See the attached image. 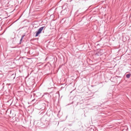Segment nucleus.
Instances as JSON below:
<instances>
[{
	"mask_svg": "<svg viewBox=\"0 0 131 131\" xmlns=\"http://www.w3.org/2000/svg\"><path fill=\"white\" fill-rule=\"evenodd\" d=\"M81 99V97L80 96L77 95L75 96L73 99V101L72 102L71 104H73L74 103V104L75 103V105L77 106L78 103H79Z\"/></svg>",
	"mask_w": 131,
	"mask_h": 131,
	"instance_id": "1",
	"label": "nucleus"
},
{
	"mask_svg": "<svg viewBox=\"0 0 131 131\" xmlns=\"http://www.w3.org/2000/svg\"><path fill=\"white\" fill-rule=\"evenodd\" d=\"M46 28V27L45 26H43L41 27L36 32V34L35 36L37 37L38 36V35L41 34L42 31L44 29H45Z\"/></svg>",
	"mask_w": 131,
	"mask_h": 131,
	"instance_id": "2",
	"label": "nucleus"
},
{
	"mask_svg": "<svg viewBox=\"0 0 131 131\" xmlns=\"http://www.w3.org/2000/svg\"><path fill=\"white\" fill-rule=\"evenodd\" d=\"M102 51V50H100L96 52L95 54V55L97 56H100L103 54Z\"/></svg>",
	"mask_w": 131,
	"mask_h": 131,
	"instance_id": "3",
	"label": "nucleus"
},
{
	"mask_svg": "<svg viewBox=\"0 0 131 131\" xmlns=\"http://www.w3.org/2000/svg\"><path fill=\"white\" fill-rule=\"evenodd\" d=\"M37 103L38 104V105H40V107L39 108H38V109H41L42 106H44L45 105V103H41V101H39Z\"/></svg>",
	"mask_w": 131,
	"mask_h": 131,
	"instance_id": "4",
	"label": "nucleus"
},
{
	"mask_svg": "<svg viewBox=\"0 0 131 131\" xmlns=\"http://www.w3.org/2000/svg\"><path fill=\"white\" fill-rule=\"evenodd\" d=\"M15 74H12L11 76V78L13 79H14L15 78Z\"/></svg>",
	"mask_w": 131,
	"mask_h": 131,
	"instance_id": "5",
	"label": "nucleus"
},
{
	"mask_svg": "<svg viewBox=\"0 0 131 131\" xmlns=\"http://www.w3.org/2000/svg\"><path fill=\"white\" fill-rule=\"evenodd\" d=\"M25 36V35H23L21 36V38L20 40V43H19L20 44L21 43V41L23 38Z\"/></svg>",
	"mask_w": 131,
	"mask_h": 131,
	"instance_id": "6",
	"label": "nucleus"
},
{
	"mask_svg": "<svg viewBox=\"0 0 131 131\" xmlns=\"http://www.w3.org/2000/svg\"><path fill=\"white\" fill-rule=\"evenodd\" d=\"M130 74H127L126 75V77L128 78H129L130 77Z\"/></svg>",
	"mask_w": 131,
	"mask_h": 131,
	"instance_id": "7",
	"label": "nucleus"
},
{
	"mask_svg": "<svg viewBox=\"0 0 131 131\" xmlns=\"http://www.w3.org/2000/svg\"><path fill=\"white\" fill-rule=\"evenodd\" d=\"M2 73L1 71H0V78H2L3 77V74H2L1 73Z\"/></svg>",
	"mask_w": 131,
	"mask_h": 131,
	"instance_id": "8",
	"label": "nucleus"
},
{
	"mask_svg": "<svg viewBox=\"0 0 131 131\" xmlns=\"http://www.w3.org/2000/svg\"><path fill=\"white\" fill-rule=\"evenodd\" d=\"M117 77H118V78H121V77H120V76H119V77L117 76Z\"/></svg>",
	"mask_w": 131,
	"mask_h": 131,
	"instance_id": "9",
	"label": "nucleus"
},
{
	"mask_svg": "<svg viewBox=\"0 0 131 131\" xmlns=\"http://www.w3.org/2000/svg\"><path fill=\"white\" fill-rule=\"evenodd\" d=\"M34 100H33L32 101H34Z\"/></svg>",
	"mask_w": 131,
	"mask_h": 131,
	"instance_id": "10",
	"label": "nucleus"
}]
</instances>
